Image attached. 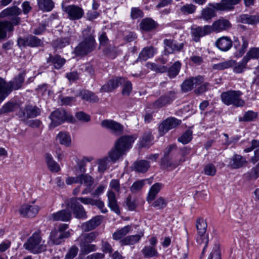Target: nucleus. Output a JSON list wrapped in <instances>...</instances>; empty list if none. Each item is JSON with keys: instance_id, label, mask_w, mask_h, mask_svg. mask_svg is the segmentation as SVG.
<instances>
[{"instance_id": "nucleus-1", "label": "nucleus", "mask_w": 259, "mask_h": 259, "mask_svg": "<svg viewBox=\"0 0 259 259\" xmlns=\"http://www.w3.org/2000/svg\"><path fill=\"white\" fill-rule=\"evenodd\" d=\"M134 136H123L120 137L115 143L114 146L109 151L107 156L98 159V170L104 173L108 168L111 161L114 163L125 155L132 148V144L136 139Z\"/></svg>"}, {"instance_id": "nucleus-2", "label": "nucleus", "mask_w": 259, "mask_h": 259, "mask_svg": "<svg viewBox=\"0 0 259 259\" xmlns=\"http://www.w3.org/2000/svg\"><path fill=\"white\" fill-rule=\"evenodd\" d=\"M95 31L91 26H87L82 31L83 40L73 51L76 56H83L93 52L96 48Z\"/></svg>"}, {"instance_id": "nucleus-3", "label": "nucleus", "mask_w": 259, "mask_h": 259, "mask_svg": "<svg viewBox=\"0 0 259 259\" xmlns=\"http://www.w3.org/2000/svg\"><path fill=\"white\" fill-rule=\"evenodd\" d=\"M45 241L42 240L40 231L35 232L23 244L24 248L34 254L39 253L46 250Z\"/></svg>"}, {"instance_id": "nucleus-4", "label": "nucleus", "mask_w": 259, "mask_h": 259, "mask_svg": "<svg viewBox=\"0 0 259 259\" xmlns=\"http://www.w3.org/2000/svg\"><path fill=\"white\" fill-rule=\"evenodd\" d=\"M243 93L240 91L229 90L221 95L222 102L227 106L233 105L235 107H242L245 102L241 99Z\"/></svg>"}, {"instance_id": "nucleus-5", "label": "nucleus", "mask_w": 259, "mask_h": 259, "mask_svg": "<svg viewBox=\"0 0 259 259\" xmlns=\"http://www.w3.org/2000/svg\"><path fill=\"white\" fill-rule=\"evenodd\" d=\"M196 227L197 230L196 242L197 245L203 247L201 257L204 254L205 249L209 241L208 235L206 233L207 224L202 219H198Z\"/></svg>"}, {"instance_id": "nucleus-6", "label": "nucleus", "mask_w": 259, "mask_h": 259, "mask_svg": "<svg viewBox=\"0 0 259 259\" xmlns=\"http://www.w3.org/2000/svg\"><path fill=\"white\" fill-rule=\"evenodd\" d=\"M49 118L51 120L50 126L52 128L55 127L65 121L73 122L74 120L72 116L64 110L60 109H58L52 112L49 116Z\"/></svg>"}, {"instance_id": "nucleus-7", "label": "nucleus", "mask_w": 259, "mask_h": 259, "mask_svg": "<svg viewBox=\"0 0 259 259\" xmlns=\"http://www.w3.org/2000/svg\"><path fill=\"white\" fill-rule=\"evenodd\" d=\"M41 112V109L38 107L28 104L20 109L17 115L21 121L26 122L29 118H35L39 116Z\"/></svg>"}, {"instance_id": "nucleus-8", "label": "nucleus", "mask_w": 259, "mask_h": 259, "mask_svg": "<svg viewBox=\"0 0 259 259\" xmlns=\"http://www.w3.org/2000/svg\"><path fill=\"white\" fill-rule=\"evenodd\" d=\"M22 13V10L18 7L14 6L7 8L3 10L0 13V18H3L6 17H11V22L14 25H18L20 23V18L19 15Z\"/></svg>"}, {"instance_id": "nucleus-9", "label": "nucleus", "mask_w": 259, "mask_h": 259, "mask_svg": "<svg viewBox=\"0 0 259 259\" xmlns=\"http://www.w3.org/2000/svg\"><path fill=\"white\" fill-rule=\"evenodd\" d=\"M63 11L67 14V18L72 21L80 19L84 15L83 9L77 5H70L63 7Z\"/></svg>"}, {"instance_id": "nucleus-10", "label": "nucleus", "mask_w": 259, "mask_h": 259, "mask_svg": "<svg viewBox=\"0 0 259 259\" xmlns=\"http://www.w3.org/2000/svg\"><path fill=\"white\" fill-rule=\"evenodd\" d=\"M68 206L76 219L84 220L87 218V211L80 203L77 201V199L71 198Z\"/></svg>"}, {"instance_id": "nucleus-11", "label": "nucleus", "mask_w": 259, "mask_h": 259, "mask_svg": "<svg viewBox=\"0 0 259 259\" xmlns=\"http://www.w3.org/2000/svg\"><path fill=\"white\" fill-rule=\"evenodd\" d=\"M181 120L175 117H170L163 120L159 125V135L163 136L170 130L176 128L181 124Z\"/></svg>"}, {"instance_id": "nucleus-12", "label": "nucleus", "mask_w": 259, "mask_h": 259, "mask_svg": "<svg viewBox=\"0 0 259 259\" xmlns=\"http://www.w3.org/2000/svg\"><path fill=\"white\" fill-rule=\"evenodd\" d=\"M18 45L19 47H29L36 48L42 47L44 45L42 39L35 35H29L24 38H19L18 39Z\"/></svg>"}, {"instance_id": "nucleus-13", "label": "nucleus", "mask_w": 259, "mask_h": 259, "mask_svg": "<svg viewBox=\"0 0 259 259\" xmlns=\"http://www.w3.org/2000/svg\"><path fill=\"white\" fill-rule=\"evenodd\" d=\"M204 77L201 75L195 77H191L184 80L181 85L183 92L186 93L191 91L194 88V85H199L204 81Z\"/></svg>"}, {"instance_id": "nucleus-14", "label": "nucleus", "mask_w": 259, "mask_h": 259, "mask_svg": "<svg viewBox=\"0 0 259 259\" xmlns=\"http://www.w3.org/2000/svg\"><path fill=\"white\" fill-rule=\"evenodd\" d=\"M176 98V93L174 91L167 92L161 96L153 103V106L155 108H161L168 104H171Z\"/></svg>"}, {"instance_id": "nucleus-15", "label": "nucleus", "mask_w": 259, "mask_h": 259, "mask_svg": "<svg viewBox=\"0 0 259 259\" xmlns=\"http://www.w3.org/2000/svg\"><path fill=\"white\" fill-rule=\"evenodd\" d=\"M101 126L111 131L116 135L121 134L123 131V126L120 123L112 119H104L101 123Z\"/></svg>"}, {"instance_id": "nucleus-16", "label": "nucleus", "mask_w": 259, "mask_h": 259, "mask_svg": "<svg viewBox=\"0 0 259 259\" xmlns=\"http://www.w3.org/2000/svg\"><path fill=\"white\" fill-rule=\"evenodd\" d=\"M211 32V29L209 25H205L203 27L193 26L191 29L193 40L195 42H198L201 37L209 34Z\"/></svg>"}, {"instance_id": "nucleus-17", "label": "nucleus", "mask_w": 259, "mask_h": 259, "mask_svg": "<svg viewBox=\"0 0 259 259\" xmlns=\"http://www.w3.org/2000/svg\"><path fill=\"white\" fill-rule=\"evenodd\" d=\"M241 0H221L220 3L209 4L217 10L231 11L234 9V6L239 3Z\"/></svg>"}, {"instance_id": "nucleus-18", "label": "nucleus", "mask_w": 259, "mask_h": 259, "mask_svg": "<svg viewBox=\"0 0 259 259\" xmlns=\"http://www.w3.org/2000/svg\"><path fill=\"white\" fill-rule=\"evenodd\" d=\"M125 81V78L121 77H115L109 80L104 84L100 89V92H111L119 85L122 84Z\"/></svg>"}, {"instance_id": "nucleus-19", "label": "nucleus", "mask_w": 259, "mask_h": 259, "mask_svg": "<svg viewBox=\"0 0 259 259\" xmlns=\"http://www.w3.org/2000/svg\"><path fill=\"white\" fill-rule=\"evenodd\" d=\"M164 45V54H169L176 51H180L184 47L183 43H178L177 41L165 39L163 40Z\"/></svg>"}, {"instance_id": "nucleus-20", "label": "nucleus", "mask_w": 259, "mask_h": 259, "mask_svg": "<svg viewBox=\"0 0 259 259\" xmlns=\"http://www.w3.org/2000/svg\"><path fill=\"white\" fill-rule=\"evenodd\" d=\"M246 158L241 155L234 154L228 162V166L233 169H238L246 166L247 163Z\"/></svg>"}, {"instance_id": "nucleus-21", "label": "nucleus", "mask_w": 259, "mask_h": 259, "mask_svg": "<svg viewBox=\"0 0 259 259\" xmlns=\"http://www.w3.org/2000/svg\"><path fill=\"white\" fill-rule=\"evenodd\" d=\"M39 207L35 205L24 204L19 209L20 214L24 217L32 218L38 213Z\"/></svg>"}, {"instance_id": "nucleus-22", "label": "nucleus", "mask_w": 259, "mask_h": 259, "mask_svg": "<svg viewBox=\"0 0 259 259\" xmlns=\"http://www.w3.org/2000/svg\"><path fill=\"white\" fill-rule=\"evenodd\" d=\"M71 219V214L69 211L66 209L53 213L49 216V220L53 221L67 222Z\"/></svg>"}, {"instance_id": "nucleus-23", "label": "nucleus", "mask_w": 259, "mask_h": 259, "mask_svg": "<svg viewBox=\"0 0 259 259\" xmlns=\"http://www.w3.org/2000/svg\"><path fill=\"white\" fill-rule=\"evenodd\" d=\"M231 27V24L227 19H220L214 21L211 26L210 28L211 29V32H220L224 30H226L230 28Z\"/></svg>"}, {"instance_id": "nucleus-24", "label": "nucleus", "mask_w": 259, "mask_h": 259, "mask_svg": "<svg viewBox=\"0 0 259 259\" xmlns=\"http://www.w3.org/2000/svg\"><path fill=\"white\" fill-rule=\"evenodd\" d=\"M102 220V216H95L90 221L83 223L81 226V228L84 232L92 230L101 224Z\"/></svg>"}, {"instance_id": "nucleus-25", "label": "nucleus", "mask_w": 259, "mask_h": 259, "mask_svg": "<svg viewBox=\"0 0 259 259\" xmlns=\"http://www.w3.org/2000/svg\"><path fill=\"white\" fill-rule=\"evenodd\" d=\"M215 45L221 51L227 52L231 48L233 42L230 37L222 36L216 40Z\"/></svg>"}, {"instance_id": "nucleus-26", "label": "nucleus", "mask_w": 259, "mask_h": 259, "mask_svg": "<svg viewBox=\"0 0 259 259\" xmlns=\"http://www.w3.org/2000/svg\"><path fill=\"white\" fill-rule=\"evenodd\" d=\"M157 51V49L152 47L144 48L139 55L136 61H145L153 57Z\"/></svg>"}, {"instance_id": "nucleus-27", "label": "nucleus", "mask_w": 259, "mask_h": 259, "mask_svg": "<svg viewBox=\"0 0 259 259\" xmlns=\"http://www.w3.org/2000/svg\"><path fill=\"white\" fill-rule=\"evenodd\" d=\"M25 73L24 72L19 73L12 80L8 82L9 89L13 90H17L20 89L25 80Z\"/></svg>"}, {"instance_id": "nucleus-28", "label": "nucleus", "mask_w": 259, "mask_h": 259, "mask_svg": "<svg viewBox=\"0 0 259 259\" xmlns=\"http://www.w3.org/2000/svg\"><path fill=\"white\" fill-rule=\"evenodd\" d=\"M70 236V232L66 231L65 233H60L56 230L51 232L50 238L54 244L59 245L64 241L65 238H68Z\"/></svg>"}, {"instance_id": "nucleus-29", "label": "nucleus", "mask_w": 259, "mask_h": 259, "mask_svg": "<svg viewBox=\"0 0 259 259\" xmlns=\"http://www.w3.org/2000/svg\"><path fill=\"white\" fill-rule=\"evenodd\" d=\"M13 23L9 21H0V39L4 40L7 37V32L14 30Z\"/></svg>"}, {"instance_id": "nucleus-30", "label": "nucleus", "mask_w": 259, "mask_h": 259, "mask_svg": "<svg viewBox=\"0 0 259 259\" xmlns=\"http://www.w3.org/2000/svg\"><path fill=\"white\" fill-rule=\"evenodd\" d=\"M70 41V37H60L54 40L52 43V46L55 51H58L69 45Z\"/></svg>"}, {"instance_id": "nucleus-31", "label": "nucleus", "mask_w": 259, "mask_h": 259, "mask_svg": "<svg viewBox=\"0 0 259 259\" xmlns=\"http://www.w3.org/2000/svg\"><path fill=\"white\" fill-rule=\"evenodd\" d=\"M107 196L108 200V206L116 214H120V211L117 203L115 193L112 191H109L107 194Z\"/></svg>"}, {"instance_id": "nucleus-32", "label": "nucleus", "mask_w": 259, "mask_h": 259, "mask_svg": "<svg viewBox=\"0 0 259 259\" xmlns=\"http://www.w3.org/2000/svg\"><path fill=\"white\" fill-rule=\"evenodd\" d=\"M45 159L48 168L52 172H57L60 170L61 168L59 164L54 160L51 154L46 153Z\"/></svg>"}, {"instance_id": "nucleus-33", "label": "nucleus", "mask_w": 259, "mask_h": 259, "mask_svg": "<svg viewBox=\"0 0 259 259\" xmlns=\"http://www.w3.org/2000/svg\"><path fill=\"white\" fill-rule=\"evenodd\" d=\"M133 169L138 172L144 173L150 167L149 162L145 160H140L135 161L133 164Z\"/></svg>"}, {"instance_id": "nucleus-34", "label": "nucleus", "mask_w": 259, "mask_h": 259, "mask_svg": "<svg viewBox=\"0 0 259 259\" xmlns=\"http://www.w3.org/2000/svg\"><path fill=\"white\" fill-rule=\"evenodd\" d=\"M11 90L9 89L8 83L0 77V103L11 93Z\"/></svg>"}, {"instance_id": "nucleus-35", "label": "nucleus", "mask_w": 259, "mask_h": 259, "mask_svg": "<svg viewBox=\"0 0 259 259\" xmlns=\"http://www.w3.org/2000/svg\"><path fill=\"white\" fill-rule=\"evenodd\" d=\"M47 62L48 63H52L56 69H58L61 68L64 65L65 60L59 55L53 56L50 54Z\"/></svg>"}, {"instance_id": "nucleus-36", "label": "nucleus", "mask_w": 259, "mask_h": 259, "mask_svg": "<svg viewBox=\"0 0 259 259\" xmlns=\"http://www.w3.org/2000/svg\"><path fill=\"white\" fill-rule=\"evenodd\" d=\"M82 100L86 101L97 103L99 101V99L95 93L88 90H83L80 92L78 95Z\"/></svg>"}, {"instance_id": "nucleus-37", "label": "nucleus", "mask_w": 259, "mask_h": 259, "mask_svg": "<svg viewBox=\"0 0 259 259\" xmlns=\"http://www.w3.org/2000/svg\"><path fill=\"white\" fill-rule=\"evenodd\" d=\"M156 22L150 18H145L142 20L140 24L141 29L145 31H150L155 28Z\"/></svg>"}, {"instance_id": "nucleus-38", "label": "nucleus", "mask_w": 259, "mask_h": 259, "mask_svg": "<svg viewBox=\"0 0 259 259\" xmlns=\"http://www.w3.org/2000/svg\"><path fill=\"white\" fill-rule=\"evenodd\" d=\"M238 21L242 23L254 24L259 21V18L256 16L241 14L238 18Z\"/></svg>"}, {"instance_id": "nucleus-39", "label": "nucleus", "mask_w": 259, "mask_h": 259, "mask_svg": "<svg viewBox=\"0 0 259 259\" xmlns=\"http://www.w3.org/2000/svg\"><path fill=\"white\" fill-rule=\"evenodd\" d=\"M163 186V184L159 183L154 184L150 188L148 196L147 197V200L150 203L151 201L153 200L157 194L159 193L161 189Z\"/></svg>"}, {"instance_id": "nucleus-40", "label": "nucleus", "mask_w": 259, "mask_h": 259, "mask_svg": "<svg viewBox=\"0 0 259 259\" xmlns=\"http://www.w3.org/2000/svg\"><path fill=\"white\" fill-rule=\"evenodd\" d=\"M39 9L43 12H50L54 7L52 0H37Z\"/></svg>"}, {"instance_id": "nucleus-41", "label": "nucleus", "mask_w": 259, "mask_h": 259, "mask_svg": "<svg viewBox=\"0 0 259 259\" xmlns=\"http://www.w3.org/2000/svg\"><path fill=\"white\" fill-rule=\"evenodd\" d=\"M143 234L134 235L128 236L120 240V243L122 245H133L139 241L142 237Z\"/></svg>"}, {"instance_id": "nucleus-42", "label": "nucleus", "mask_w": 259, "mask_h": 259, "mask_svg": "<svg viewBox=\"0 0 259 259\" xmlns=\"http://www.w3.org/2000/svg\"><path fill=\"white\" fill-rule=\"evenodd\" d=\"M80 248V252L83 254H88L91 252L96 250V246L94 244H91L90 243L83 241L82 240H78Z\"/></svg>"}, {"instance_id": "nucleus-43", "label": "nucleus", "mask_w": 259, "mask_h": 259, "mask_svg": "<svg viewBox=\"0 0 259 259\" xmlns=\"http://www.w3.org/2000/svg\"><path fill=\"white\" fill-rule=\"evenodd\" d=\"M182 64L178 61L175 62L168 69L167 76L171 79L177 76L181 68Z\"/></svg>"}, {"instance_id": "nucleus-44", "label": "nucleus", "mask_w": 259, "mask_h": 259, "mask_svg": "<svg viewBox=\"0 0 259 259\" xmlns=\"http://www.w3.org/2000/svg\"><path fill=\"white\" fill-rule=\"evenodd\" d=\"M141 252L145 258L157 257L158 254L156 247L148 245L144 247Z\"/></svg>"}, {"instance_id": "nucleus-45", "label": "nucleus", "mask_w": 259, "mask_h": 259, "mask_svg": "<svg viewBox=\"0 0 259 259\" xmlns=\"http://www.w3.org/2000/svg\"><path fill=\"white\" fill-rule=\"evenodd\" d=\"M56 141L66 147H69L71 144V138L70 135L64 132H60L56 136Z\"/></svg>"}, {"instance_id": "nucleus-46", "label": "nucleus", "mask_w": 259, "mask_h": 259, "mask_svg": "<svg viewBox=\"0 0 259 259\" xmlns=\"http://www.w3.org/2000/svg\"><path fill=\"white\" fill-rule=\"evenodd\" d=\"M236 63V61L233 60H227L218 64H214L212 68L215 70H224L232 67Z\"/></svg>"}, {"instance_id": "nucleus-47", "label": "nucleus", "mask_w": 259, "mask_h": 259, "mask_svg": "<svg viewBox=\"0 0 259 259\" xmlns=\"http://www.w3.org/2000/svg\"><path fill=\"white\" fill-rule=\"evenodd\" d=\"M131 226L127 225L117 230L113 234V238L114 240H119L124 237L131 230Z\"/></svg>"}, {"instance_id": "nucleus-48", "label": "nucleus", "mask_w": 259, "mask_h": 259, "mask_svg": "<svg viewBox=\"0 0 259 259\" xmlns=\"http://www.w3.org/2000/svg\"><path fill=\"white\" fill-rule=\"evenodd\" d=\"M257 113L249 110L244 113L242 117H239L240 122H250L255 120L257 117Z\"/></svg>"}, {"instance_id": "nucleus-49", "label": "nucleus", "mask_w": 259, "mask_h": 259, "mask_svg": "<svg viewBox=\"0 0 259 259\" xmlns=\"http://www.w3.org/2000/svg\"><path fill=\"white\" fill-rule=\"evenodd\" d=\"M245 60L249 62L251 59H257L259 58V48H252L249 49L245 56L243 57Z\"/></svg>"}, {"instance_id": "nucleus-50", "label": "nucleus", "mask_w": 259, "mask_h": 259, "mask_svg": "<svg viewBox=\"0 0 259 259\" xmlns=\"http://www.w3.org/2000/svg\"><path fill=\"white\" fill-rule=\"evenodd\" d=\"M79 183L83 184L87 187H91L94 182L93 178L87 174L79 175Z\"/></svg>"}, {"instance_id": "nucleus-51", "label": "nucleus", "mask_w": 259, "mask_h": 259, "mask_svg": "<svg viewBox=\"0 0 259 259\" xmlns=\"http://www.w3.org/2000/svg\"><path fill=\"white\" fill-rule=\"evenodd\" d=\"M18 104L13 102H8L0 109V115L13 112L17 107Z\"/></svg>"}, {"instance_id": "nucleus-52", "label": "nucleus", "mask_w": 259, "mask_h": 259, "mask_svg": "<svg viewBox=\"0 0 259 259\" xmlns=\"http://www.w3.org/2000/svg\"><path fill=\"white\" fill-rule=\"evenodd\" d=\"M205 8L202 10L201 17L205 20H209L215 16L214 8Z\"/></svg>"}, {"instance_id": "nucleus-53", "label": "nucleus", "mask_w": 259, "mask_h": 259, "mask_svg": "<svg viewBox=\"0 0 259 259\" xmlns=\"http://www.w3.org/2000/svg\"><path fill=\"white\" fill-rule=\"evenodd\" d=\"M192 131L188 129L184 132L182 135L179 137L178 141L183 144H187L192 139Z\"/></svg>"}, {"instance_id": "nucleus-54", "label": "nucleus", "mask_w": 259, "mask_h": 259, "mask_svg": "<svg viewBox=\"0 0 259 259\" xmlns=\"http://www.w3.org/2000/svg\"><path fill=\"white\" fill-rule=\"evenodd\" d=\"M152 140L151 133L149 132H146L144 134L140 142V146L142 147H148L150 145Z\"/></svg>"}, {"instance_id": "nucleus-55", "label": "nucleus", "mask_w": 259, "mask_h": 259, "mask_svg": "<svg viewBox=\"0 0 259 259\" xmlns=\"http://www.w3.org/2000/svg\"><path fill=\"white\" fill-rule=\"evenodd\" d=\"M98 235V233L97 232H92L90 233L82 234L77 239V240H82L86 242L91 243L95 240Z\"/></svg>"}, {"instance_id": "nucleus-56", "label": "nucleus", "mask_w": 259, "mask_h": 259, "mask_svg": "<svg viewBox=\"0 0 259 259\" xmlns=\"http://www.w3.org/2000/svg\"><path fill=\"white\" fill-rule=\"evenodd\" d=\"M191 151V148L188 147H184L180 149V155L181 156V158L179 160L178 162H177L176 164H174V167H176L179 165L181 164L182 163L185 162L186 160V158L185 156L188 155Z\"/></svg>"}, {"instance_id": "nucleus-57", "label": "nucleus", "mask_w": 259, "mask_h": 259, "mask_svg": "<svg viewBox=\"0 0 259 259\" xmlns=\"http://www.w3.org/2000/svg\"><path fill=\"white\" fill-rule=\"evenodd\" d=\"M167 204V201L162 197H158L155 200L152 205L158 209H162L165 208Z\"/></svg>"}, {"instance_id": "nucleus-58", "label": "nucleus", "mask_w": 259, "mask_h": 259, "mask_svg": "<svg viewBox=\"0 0 259 259\" xmlns=\"http://www.w3.org/2000/svg\"><path fill=\"white\" fill-rule=\"evenodd\" d=\"M208 259H221L220 245L215 244L211 252L209 255Z\"/></svg>"}, {"instance_id": "nucleus-59", "label": "nucleus", "mask_w": 259, "mask_h": 259, "mask_svg": "<svg viewBox=\"0 0 259 259\" xmlns=\"http://www.w3.org/2000/svg\"><path fill=\"white\" fill-rule=\"evenodd\" d=\"M247 177L250 180H256L259 177V162L251 170L245 174Z\"/></svg>"}, {"instance_id": "nucleus-60", "label": "nucleus", "mask_w": 259, "mask_h": 259, "mask_svg": "<svg viewBox=\"0 0 259 259\" xmlns=\"http://www.w3.org/2000/svg\"><path fill=\"white\" fill-rule=\"evenodd\" d=\"M195 10L196 6L191 4L184 5L180 9L181 12L184 14H192Z\"/></svg>"}, {"instance_id": "nucleus-61", "label": "nucleus", "mask_w": 259, "mask_h": 259, "mask_svg": "<svg viewBox=\"0 0 259 259\" xmlns=\"http://www.w3.org/2000/svg\"><path fill=\"white\" fill-rule=\"evenodd\" d=\"M247 63L248 62L246 61L245 58L243 57L241 61L234 67V72L237 73L242 72L246 68Z\"/></svg>"}, {"instance_id": "nucleus-62", "label": "nucleus", "mask_w": 259, "mask_h": 259, "mask_svg": "<svg viewBox=\"0 0 259 259\" xmlns=\"http://www.w3.org/2000/svg\"><path fill=\"white\" fill-rule=\"evenodd\" d=\"M144 180H141L134 182L131 187V191L133 193H136L140 191L145 184Z\"/></svg>"}, {"instance_id": "nucleus-63", "label": "nucleus", "mask_w": 259, "mask_h": 259, "mask_svg": "<svg viewBox=\"0 0 259 259\" xmlns=\"http://www.w3.org/2000/svg\"><path fill=\"white\" fill-rule=\"evenodd\" d=\"M78 251V248L77 246H72L66 254L64 259H73L77 254Z\"/></svg>"}, {"instance_id": "nucleus-64", "label": "nucleus", "mask_w": 259, "mask_h": 259, "mask_svg": "<svg viewBox=\"0 0 259 259\" xmlns=\"http://www.w3.org/2000/svg\"><path fill=\"white\" fill-rule=\"evenodd\" d=\"M123 84H124V85L122 91V94L123 95L128 96L130 95L132 90V83L128 80H125Z\"/></svg>"}]
</instances>
